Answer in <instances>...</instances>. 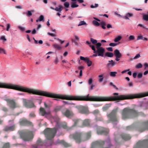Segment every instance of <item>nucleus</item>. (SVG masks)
I'll list each match as a JSON object with an SVG mask.
<instances>
[{"instance_id":"60","label":"nucleus","mask_w":148,"mask_h":148,"mask_svg":"<svg viewBox=\"0 0 148 148\" xmlns=\"http://www.w3.org/2000/svg\"><path fill=\"white\" fill-rule=\"evenodd\" d=\"M7 26V29L6 30L7 31H9L10 28V24H6Z\"/></svg>"},{"instance_id":"6","label":"nucleus","mask_w":148,"mask_h":148,"mask_svg":"<svg viewBox=\"0 0 148 148\" xmlns=\"http://www.w3.org/2000/svg\"><path fill=\"white\" fill-rule=\"evenodd\" d=\"M8 103L9 106L12 108H18L20 107L19 104L15 102L14 100L10 99H4Z\"/></svg>"},{"instance_id":"56","label":"nucleus","mask_w":148,"mask_h":148,"mask_svg":"<svg viewBox=\"0 0 148 148\" xmlns=\"http://www.w3.org/2000/svg\"><path fill=\"white\" fill-rule=\"evenodd\" d=\"M140 57V55L139 53L137 54L136 55L134 58L133 59H138Z\"/></svg>"},{"instance_id":"24","label":"nucleus","mask_w":148,"mask_h":148,"mask_svg":"<svg viewBox=\"0 0 148 148\" xmlns=\"http://www.w3.org/2000/svg\"><path fill=\"white\" fill-rule=\"evenodd\" d=\"M71 6L72 8H74L78 7L79 5L76 4V2H72L71 3Z\"/></svg>"},{"instance_id":"37","label":"nucleus","mask_w":148,"mask_h":148,"mask_svg":"<svg viewBox=\"0 0 148 148\" xmlns=\"http://www.w3.org/2000/svg\"><path fill=\"white\" fill-rule=\"evenodd\" d=\"M0 53H3L4 54H6V51L4 49L0 48Z\"/></svg>"},{"instance_id":"57","label":"nucleus","mask_w":148,"mask_h":148,"mask_svg":"<svg viewBox=\"0 0 148 148\" xmlns=\"http://www.w3.org/2000/svg\"><path fill=\"white\" fill-rule=\"evenodd\" d=\"M62 102L63 103H64L65 104H67V105H69V104L74 105V104L73 103H69L67 101H62Z\"/></svg>"},{"instance_id":"2","label":"nucleus","mask_w":148,"mask_h":148,"mask_svg":"<svg viewBox=\"0 0 148 148\" xmlns=\"http://www.w3.org/2000/svg\"><path fill=\"white\" fill-rule=\"evenodd\" d=\"M90 133L88 132L86 135V137H85L84 134L82 133L76 132L74 134L70 136L71 138H74L77 143H80L88 140L90 136Z\"/></svg>"},{"instance_id":"63","label":"nucleus","mask_w":148,"mask_h":148,"mask_svg":"<svg viewBox=\"0 0 148 148\" xmlns=\"http://www.w3.org/2000/svg\"><path fill=\"white\" fill-rule=\"evenodd\" d=\"M142 76H143V74L141 73H140L137 76V77H138V78L140 79V78H142Z\"/></svg>"},{"instance_id":"43","label":"nucleus","mask_w":148,"mask_h":148,"mask_svg":"<svg viewBox=\"0 0 148 148\" xmlns=\"http://www.w3.org/2000/svg\"><path fill=\"white\" fill-rule=\"evenodd\" d=\"M99 6V5L98 4L95 3V5H91L90 7L91 8H96L98 7Z\"/></svg>"},{"instance_id":"12","label":"nucleus","mask_w":148,"mask_h":148,"mask_svg":"<svg viewBox=\"0 0 148 148\" xmlns=\"http://www.w3.org/2000/svg\"><path fill=\"white\" fill-rule=\"evenodd\" d=\"M19 123L21 125H30L31 123L25 119H21Z\"/></svg>"},{"instance_id":"7","label":"nucleus","mask_w":148,"mask_h":148,"mask_svg":"<svg viewBox=\"0 0 148 148\" xmlns=\"http://www.w3.org/2000/svg\"><path fill=\"white\" fill-rule=\"evenodd\" d=\"M134 148H148V140L138 142Z\"/></svg>"},{"instance_id":"44","label":"nucleus","mask_w":148,"mask_h":148,"mask_svg":"<svg viewBox=\"0 0 148 148\" xmlns=\"http://www.w3.org/2000/svg\"><path fill=\"white\" fill-rule=\"evenodd\" d=\"M135 39V36L133 35H131L129 37V40L130 41L133 40H134Z\"/></svg>"},{"instance_id":"61","label":"nucleus","mask_w":148,"mask_h":148,"mask_svg":"<svg viewBox=\"0 0 148 148\" xmlns=\"http://www.w3.org/2000/svg\"><path fill=\"white\" fill-rule=\"evenodd\" d=\"M59 62V60L58 58H56L54 61V63L55 64H57Z\"/></svg>"},{"instance_id":"41","label":"nucleus","mask_w":148,"mask_h":148,"mask_svg":"<svg viewBox=\"0 0 148 148\" xmlns=\"http://www.w3.org/2000/svg\"><path fill=\"white\" fill-rule=\"evenodd\" d=\"M69 5H70L69 3L68 2H66L64 4V7L65 8H68L69 7Z\"/></svg>"},{"instance_id":"1","label":"nucleus","mask_w":148,"mask_h":148,"mask_svg":"<svg viewBox=\"0 0 148 148\" xmlns=\"http://www.w3.org/2000/svg\"><path fill=\"white\" fill-rule=\"evenodd\" d=\"M52 119L56 123V127L52 129L48 128L44 131V134L48 140H51L54 137L57 130L56 129L60 127V119L58 117L56 116L52 118Z\"/></svg>"},{"instance_id":"32","label":"nucleus","mask_w":148,"mask_h":148,"mask_svg":"<svg viewBox=\"0 0 148 148\" xmlns=\"http://www.w3.org/2000/svg\"><path fill=\"white\" fill-rule=\"evenodd\" d=\"M103 74L100 75L99 76V77L100 78L99 79V82H102L103 79Z\"/></svg>"},{"instance_id":"39","label":"nucleus","mask_w":148,"mask_h":148,"mask_svg":"<svg viewBox=\"0 0 148 148\" xmlns=\"http://www.w3.org/2000/svg\"><path fill=\"white\" fill-rule=\"evenodd\" d=\"M138 26H139L142 27L143 29L146 30H148V28L146 27L144 25L141 24H139L138 25Z\"/></svg>"},{"instance_id":"4","label":"nucleus","mask_w":148,"mask_h":148,"mask_svg":"<svg viewBox=\"0 0 148 148\" xmlns=\"http://www.w3.org/2000/svg\"><path fill=\"white\" fill-rule=\"evenodd\" d=\"M42 99V97H38L36 98H31L30 100H28L25 99H23V104L26 108H35L36 106L32 102H30V101L34 100L38 101V103L40 104Z\"/></svg>"},{"instance_id":"14","label":"nucleus","mask_w":148,"mask_h":148,"mask_svg":"<svg viewBox=\"0 0 148 148\" xmlns=\"http://www.w3.org/2000/svg\"><path fill=\"white\" fill-rule=\"evenodd\" d=\"M63 114L67 117H71L73 115L72 112L68 110H66Z\"/></svg>"},{"instance_id":"8","label":"nucleus","mask_w":148,"mask_h":148,"mask_svg":"<svg viewBox=\"0 0 148 148\" xmlns=\"http://www.w3.org/2000/svg\"><path fill=\"white\" fill-rule=\"evenodd\" d=\"M40 114L41 115L49 118L50 116V112L49 110H45L44 108H40Z\"/></svg>"},{"instance_id":"40","label":"nucleus","mask_w":148,"mask_h":148,"mask_svg":"<svg viewBox=\"0 0 148 148\" xmlns=\"http://www.w3.org/2000/svg\"><path fill=\"white\" fill-rule=\"evenodd\" d=\"M90 41L93 44H96L97 42V40H96L94 39L93 38H90Z\"/></svg>"},{"instance_id":"30","label":"nucleus","mask_w":148,"mask_h":148,"mask_svg":"<svg viewBox=\"0 0 148 148\" xmlns=\"http://www.w3.org/2000/svg\"><path fill=\"white\" fill-rule=\"evenodd\" d=\"M147 14H144L143 15V19L145 21H148V12H147Z\"/></svg>"},{"instance_id":"29","label":"nucleus","mask_w":148,"mask_h":148,"mask_svg":"<svg viewBox=\"0 0 148 148\" xmlns=\"http://www.w3.org/2000/svg\"><path fill=\"white\" fill-rule=\"evenodd\" d=\"M117 73V72H111L110 73V76L114 77L116 75V74Z\"/></svg>"},{"instance_id":"13","label":"nucleus","mask_w":148,"mask_h":148,"mask_svg":"<svg viewBox=\"0 0 148 148\" xmlns=\"http://www.w3.org/2000/svg\"><path fill=\"white\" fill-rule=\"evenodd\" d=\"M79 112L82 114H88V110L87 108L82 107L79 109Z\"/></svg>"},{"instance_id":"50","label":"nucleus","mask_w":148,"mask_h":148,"mask_svg":"<svg viewBox=\"0 0 148 148\" xmlns=\"http://www.w3.org/2000/svg\"><path fill=\"white\" fill-rule=\"evenodd\" d=\"M104 143L106 144H107L109 147H110V140L109 139H108L107 141H105L104 142Z\"/></svg>"},{"instance_id":"22","label":"nucleus","mask_w":148,"mask_h":148,"mask_svg":"<svg viewBox=\"0 0 148 148\" xmlns=\"http://www.w3.org/2000/svg\"><path fill=\"white\" fill-rule=\"evenodd\" d=\"M90 121L89 119H85L83 122V125L85 126H88L90 125Z\"/></svg>"},{"instance_id":"47","label":"nucleus","mask_w":148,"mask_h":148,"mask_svg":"<svg viewBox=\"0 0 148 148\" xmlns=\"http://www.w3.org/2000/svg\"><path fill=\"white\" fill-rule=\"evenodd\" d=\"M37 144H38V145H42L44 143L41 141V140H38L37 141Z\"/></svg>"},{"instance_id":"59","label":"nucleus","mask_w":148,"mask_h":148,"mask_svg":"<svg viewBox=\"0 0 148 148\" xmlns=\"http://www.w3.org/2000/svg\"><path fill=\"white\" fill-rule=\"evenodd\" d=\"M0 39L1 40H3L4 42L6 41L7 40L5 38V37L4 36H2L0 38Z\"/></svg>"},{"instance_id":"31","label":"nucleus","mask_w":148,"mask_h":148,"mask_svg":"<svg viewBox=\"0 0 148 148\" xmlns=\"http://www.w3.org/2000/svg\"><path fill=\"white\" fill-rule=\"evenodd\" d=\"M33 39L34 40V43L36 44H37L38 43L40 44H42L43 43V41L42 40H40L38 42V41L36 40L34 38H33Z\"/></svg>"},{"instance_id":"33","label":"nucleus","mask_w":148,"mask_h":148,"mask_svg":"<svg viewBox=\"0 0 148 148\" xmlns=\"http://www.w3.org/2000/svg\"><path fill=\"white\" fill-rule=\"evenodd\" d=\"M121 36H119L117 37L114 40V42H117L119 41L121 39Z\"/></svg>"},{"instance_id":"19","label":"nucleus","mask_w":148,"mask_h":148,"mask_svg":"<svg viewBox=\"0 0 148 148\" xmlns=\"http://www.w3.org/2000/svg\"><path fill=\"white\" fill-rule=\"evenodd\" d=\"M14 129V126L13 125L11 126H6L4 129V130L5 131H13Z\"/></svg>"},{"instance_id":"23","label":"nucleus","mask_w":148,"mask_h":148,"mask_svg":"<svg viewBox=\"0 0 148 148\" xmlns=\"http://www.w3.org/2000/svg\"><path fill=\"white\" fill-rule=\"evenodd\" d=\"M139 105L140 107H145L144 109H146L147 108V107L148 106V102H140V103Z\"/></svg>"},{"instance_id":"58","label":"nucleus","mask_w":148,"mask_h":148,"mask_svg":"<svg viewBox=\"0 0 148 148\" xmlns=\"http://www.w3.org/2000/svg\"><path fill=\"white\" fill-rule=\"evenodd\" d=\"M143 38V36L142 35H141L140 36H138L137 37V40H140V39L142 40Z\"/></svg>"},{"instance_id":"28","label":"nucleus","mask_w":148,"mask_h":148,"mask_svg":"<svg viewBox=\"0 0 148 148\" xmlns=\"http://www.w3.org/2000/svg\"><path fill=\"white\" fill-rule=\"evenodd\" d=\"M53 46L55 48L57 49L58 50H60L62 48L59 45L57 44H54L53 45Z\"/></svg>"},{"instance_id":"11","label":"nucleus","mask_w":148,"mask_h":148,"mask_svg":"<svg viewBox=\"0 0 148 148\" xmlns=\"http://www.w3.org/2000/svg\"><path fill=\"white\" fill-rule=\"evenodd\" d=\"M141 127L142 128V130H139L140 131L143 132L147 129H148V121H147L144 122L141 125Z\"/></svg>"},{"instance_id":"46","label":"nucleus","mask_w":148,"mask_h":148,"mask_svg":"<svg viewBox=\"0 0 148 148\" xmlns=\"http://www.w3.org/2000/svg\"><path fill=\"white\" fill-rule=\"evenodd\" d=\"M39 19L40 21H44V16L42 15H41L39 18Z\"/></svg>"},{"instance_id":"16","label":"nucleus","mask_w":148,"mask_h":148,"mask_svg":"<svg viewBox=\"0 0 148 148\" xmlns=\"http://www.w3.org/2000/svg\"><path fill=\"white\" fill-rule=\"evenodd\" d=\"M58 144H62L65 147H68L70 146V145L68 144L65 142L64 140H58L55 143V144L56 145Z\"/></svg>"},{"instance_id":"51","label":"nucleus","mask_w":148,"mask_h":148,"mask_svg":"<svg viewBox=\"0 0 148 148\" xmlns=\"http://www.w3.org/2000/svg\"><path fill=\"white\" fill-rule=\"evenodd\" d=\"M96 44V48L97 49H99L101 45V43L100 42H97Z\"/></svg>"},{"instance_id":"15","label":"nucleus","mask_w":148,"mask_h":148,"mask_svg":"<svg viewBox=\"0 0 148 148\" xmlns=\"http://www.w3.org/2000/svg\"><path fill=\"white\" fill-rule=\"evenodd\" d=\"M116 62H114L113 60H109L108 63L107 64V67L108 68H111L114 66L116 64Z\"/></svg>"},{"instance_id":"34","label":"nucleus","mask_w":148,"mask_h":148,"mask_svg":"<svg viewBox=\"0 0 148 148\" xmlns=\"http://www.w3.org/2000/svg\"><path fill=\"white\" fill-rule=\"evenodd\" d=\"M74 122L75 125H77L78 124L80 123V122L81 121L80 120L78 119H75L74 120Z\"/></svg>"},{"instance_id":"52","label":"nucleus","mask_w":148,"mask_h":148,"mask_svg":"<svg viewBox=\"0 0 148 148\" xmlns=\"http://www.w3.org/2000/svg\"><path fill=\"white\" fill-rule=\"evenodd\" d=\"M87 64V65L88 66H91L92 64V62L90 60H89L88 61V62H86Z\"/></svg>"},{"instance_id":"42","label":"nucleus","mask_w":148,"mask_h":148,"mask_svg":"<svg viewBox=\"0 0 148 148\" xmlns=\"http://www.w3.org/2000/svg\"><path fill=\"white\" fill-rule=\"evenodd\" d=\"M86 23L84 21H81L79 23V24L78 25V26H81V25H86Z\"/></svg>"},{"instance_id":"35","label":"nucleus","mask_w":148,"mask_h":148,"mask_svg":"<svg viewBox=\"0 0 148 148\" xmlns=\"http://www.w3.org/2000/svg\"><path fill=\"white\" fill-rule=\"evenodd\" d=\"M104 143V142L103 141H96L94 143V144H95V145H101V144H102L103 143Z\"/></svg>"},{"instance_id":"36","label":"nucleus","mask_w":148,"mask_h":148,"mask_svg":"<svg viewBox=\"0 0 148 148\" xmlns=\"http://www.w3.org/2000/svg\"><path fill=\"white\" fill-rule=\"evenodd\" d=\"M143 67L142 64L141 63H138L136 66V68L138 69L142 68Z\"/></svg>"},{"instance_id":"53","label":"nucleus","mask_w":148,"mask_h":148,"mask_svg":"<svg viewBox=\"0 0 148 148\" xmlns=\"http://www.w3.org/2000/svg\"><path fill=\"white\" fill-rule=\"evenodd\" d=\"M93 82V80L92 78H90L88 81V83L89 85H91Z\"/></svg>"},{"instance_id":"26","label":"nucleus","mask_w":148,"mask_h":148,"mask_svg":"<svg viewBox=\"0 0 148 148\" xmlns=\"http://www.w3.org/2000/svg\"><path fill=\"white\" fill-rule=\"evenodd\" d=\"M114 56V54L112 53L107 52L106 53L105 56H106L108 57L112 58Z\"/></svg>"},{"instance_id":"64","label":"nucleus","mask_w":148,"mask_h":148,"mask_svg":"<svg viewBox=\"0 0 148 148\" xmlns=\"http://www.w3.org/2000/svg\"><path fill=\"white\" fill-rule=\"evenodd\" d=\"M107 49L108 51H113V49L112 47H109L107 48Z\"/></svg>"},{"instance_id":"55","label":"nucleus","mask_w":148,"mask_h":148,"mask_svg":"<svg viewBox=\"0 0 148 148\" xmlns=\"http://www.w3.org/2000/svg\"><path fill=\"white\" fill-rule=\"evenodd\" d=\"M109 46L112 47H114L117 45V43H111L109 44Z\"/></svg>"},{"instance_id":"25","label":"nucleus","mask_w":148,"mask_h":148,"mask_svg":"<svg viewBox=\"0 0 148 148\" xmlns=\"http://www.w3.org/2000/svg\"><path fill=\"white\" fill-rule=\"evenodd\" d=\"M122 137L123 140H129L131 138V137L128 135H124Z\"/></svg>"},{"instance_id":"3","label":"nucleus","mask_w":148,"mask_h":148,"mask_svg":"<svg viewBox=\"0 0 148 148\" xmlns=\"http://www.w3.org/2000/svg\"><path fill=\"white\" fill-rule=\"evenodd\" d=\"M137 116L138 113L136 111L128 108L124 109L122 114V117L123 119L133 118Z\"/></svg>"},{"instance_id":"62","label":"nucleus","mask_w":148,"mask_h":148,"mask_svg":"<svg viewBox=\"0 0 148 148\" xmlns=\"http://www.w3.org/2000/svg\"><path fill=\"white\" fill-rule=\"evenodd\" d=\"M99 112V111L98 110H94L93 112V114L95 115H96L98 114Z\"/></svg>"},{"instance_id":"54","label":"nucleus","mask_w":148,"mask_h":148,"mask_svg":"<svg viewBox=\"0 0 148 148\" xmlns=\"http://www.w3.org/2000/svg\"><path fill=\"white\" fill-rule=\"evenodd\" d=\"M9 147V143H6L3 146V148H8Z\"/></svg>"},{"instance_id":"9","label":"nucleus","mask_w":148,"mask_h":148,"mask_svg":"<svg viewBox=\"0 0 148 148\" xmlns=\"http://www.w3.org/2000/svg\"><path fill=\"white\" fill-rule=\"evenodd\" d=\"M117 110V108L113 110L111 113L108 115V117L110 121L114 122V123L116 121V113Z\"/></svg>"},{"instance_id":"21","label":"nucleus","mask_w":148,"mask_h":148,"mask_svg":"<svg viewBox=\"0 0 148 148\" xmlns=\"http://www.w3.org/2000/svg\"><path fill=\"white\" fill-rule=\"evenodd\" d=\"M114 53L115 57L122 56V54L120 53L119 50L117 49H116L114 51Z\"/></svg>"},{"instance_id":"10","label":"nucleus","mask_w":148,"mask_h":148,"mask_svg":"<svg viewBox=\"0 0 148 148\" xmlns=\"http://www.w3.org/2000/svg\"><path fill=\"white\" fill-rule=\"evenodd\" d=\"M105 51V49L102 47H101L99 49H97L95 53L97 54L98 56L103 57L104 56V53Z\"/></svg>"},{"instance_id":"49","label":"nucleus","mask_w":148,"mask_h":148,"mask_svg":"<svg viewBox=\"0 0 148 148\" xmlns=\"http://www.w3.org/2000/svg\"><path fill=\"white\" fill-rule=\"evenodd\" d=\"M90 47L92 48V50L94 51V53H96V50L95 47L94 45H91Z\"/></svg>"},{"instance_id":"5","label":"nucleus","mask_w":148,"mask_h":148,"mask_svg":"<svg viewBox=\"0 0 148 148\" xmlns=\"http://www.w3.org/2000/svg\"><path fill=\"white\" fill-rule=\"evenodd\" d=\"M21 137L24 141H29L32 139L33 138L32 133L30 131L28 132H21L20 133Z\"/></svg>"},{"instance_id":"20","label":"nucleus","mask_w":148,"mask_h":148,"mask_svg":"<svg viewBox=\"0 0 148 148\" xmlns=\"http://www.w3.org/2000/svg\"><path fill=\"white\" fill-rule=\"evenodd\" d=\"M133 16V14L132 13H128L126 14V15L123 17L125 19L129 20V17H130Z\"/></svg>"},{"instance_id":"18","label":"nucleus","mask_w":148,"mask_h":148,"mask_svg":"<svg viewBox=\"0 0 148 148\" xmlns=\"http://www.w3.org/2000/svg\"><path fill=\"white\" fill-rule=\"evenodd\" d=\"M109 132L108 130L107 129H101V132L99 130H97V133L98 134H106Z\"/></svg>"},{"instance_id":"48","label":"nucleus","mask_w":148,"mask_h":148,"mask_svg":"<svg viewBox=\"0 0 148 148\" xmlns=\"http://www.w3.org/2000/svg\"><path fill=\"white\" fill-rule=\"evenodd\" d=\"M32 15V13L31 11L28 10L27 13V16H30Z\"/></svg>"},{"instance_id":"38","label":"nucleus","mask_w":148,"mask_h":148,"mask_svg":"<svg viewBox=\"0 0 148 148\" xmlns=\"http://www.w3.org/2000/svg\"><path fill=\"white\" fill-rule=\"evenodd\" d=\"M92 23L94 25L97 26H99L100 25V23L95 20H93L92 21Z\"/></svg>"},{"instance_id":"27","label":"nucleus","mask_w":148,"mask_h":148,"mask_svg":"<svg viewBox=\"0 0 148 148\" xmlns=\"http://www.w3.org/2000/svg\"><path fill=\"white\" fill-rule=\"evenodd\" d=\"M111 105L110 104H106L103 107L102 109L104 111H105L107 110L109 107Z\"/></svg>"},{"instance_id":"17","label":"nucleus","mask_w":148,"mask_h":148,"mask_svg":"<svg viewBox=\"0 0 148 148\" xmlns=\"http://www.w3.org/2000/svg\"><path fill=\"white\" fill-rule=\"evenodd\" d=\"M50 8L52 10L58 11L59 12H61L63 9V7L62 5H59L58 7H56V8H54L53 7L51 6Z\"/></svg>"},{"instance_id":"45","label":"nucleus","mask_w":148,"mask_h":148,"mask_svg":"<svg viewBox=\"0 0 148 148\" xmlns=\"http://www.w3.org/2000/svg\"><path fill=\"white\" fill-rule=\"evenodd\" d=\"M18 27L22 32H24L25 30V28L21 26H19Z\"/></svg>"}]
</instances>
